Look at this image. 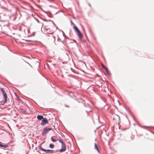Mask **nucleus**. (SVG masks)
I'll use <instances>...</instances> for the list:
<instances>
[{"instance_id":"nucleus-12","label":"nucleus","mask_w":154,"mask_h":154,"mask_svg":"<svg viewBox=\"0 0 154 154\" xmlns=\"http://www.w3.org/2000/svg\"><path fill=\"white\" fill-rule=\"evenodd\" d=\"M59 142L61 143L62 144V145L63 144H64L63 143V140H61V139H60L59 140Z\"/></svg>"},{"instance_id":"nucleus-4","label":"nucleus","mask_w":154,"mask_h":154,"mask_svg":"<svg viewBox=\"0 0 154 154\" xmlns=\"http://www.w3.org/2000/svg\"><path fill=\"white\" fill-rule=\"evenodd\" d=\"M48 123V121L46 118H43L42 121L41 125L42 126L45 125L46 124Z\"/></svg>"},{"instance_id":"nucleus-8","label":"nucleus","mask_w":154,"mask_h":154,"mask_svg":"<svg viewBox=\"0 0 154 154\" xmlns=\"http://www.w3.org/2000/svg\"><path fill=\"white\" fill-rule=\"evenodd\" d=\"M94 146H95V148L96 149L97 151L99 152V149H98V147L96 143H94Z\"/></svg>"},{"instance_id":"nucleus-3","label":"nucleus","mask_w":154,"mask_h":154,"mask_svg":"<svg viewBox=\"0 0 154 154\" xmlns=\"http://www.w3.org/2000/svg\"><path fill=\"white\" fill-rule=\"evenodd\" d=\"M39 149L45 152H51V153H53V152L54 151L52 150L45 149L42 147L41 145L39 146Z\"/></svg>"},{"instance_id":"nucleus-5","label":"nucleus","mask_w":154,"mask_h":154,"mask_svg":"<svg viewBox=\"0 0 154 154\" xmlns=\"http://www.w3.org/2000/svg\"><path fill=\"white\" fill-rule=\"evenodd\" d=\"M66 149V146L65 144L62 145L61 149L60 150V152H63L65 151Z\"/></svg>"},{"instance_id":"nucleus-13","label":"nucleus","mask_w":154,"mask_h":154,"mask_svg":"<svg viewBox=\"0 0 154 154\" xmlns=\"http://www.w3.org/2000/svg\"><path fill=\"white\" fill-rule=\"evenodd\" d=\"M51 139L53 142H56V140L54 139L53 137H51Z\"/></svg>"},{"instance_id":"nucleus-14","label":"nucleus","mask_w":154,"mask_h":154,"mask_svg":"<svg viewBox=\"0 0 154 154\" xmlns=\"http://www.w3.org/2000/svg\"><path fill=\"white\" fill-rule=\"evenodd\" d=\"M106 72L108 74H109V72L108 69H107V68L106 67L104 69Z\"/></svg>"},{"instance_id":"nucleus-17","label":"nucleus","mask_w":154,"mask_h":154,"mask_svg":"<svg viewBox=\"0 0 154 154\" xmlns=\"http://www.w3.org/2000/svg\"><path fill=\"white\" fill-rule=\"evenodd\" d=\"M0 143H1V142H0Z\"/></svg>"},{"instance_id":"nucleus-9","label":"nucleus","mask_w":154,"mask_h":154,"mask_svg":"<svg viewBox=\"0 0 154 154\" xmlns=\"http://www.w3.org/2000/svg\"><path fill=\"white\" fill-rule=\"evenodd\" d=\"M44 28L45 29H46V30H47L48 29H50V27L49 26L47 25L46 26H45Z\"/></svg>"},{"instance_id":"nucleus-11","label":"nucleus","mask_w":154,"mask_h":154,"mask_svg":"<svg viewBox=\"0 0 154 154\" xmlns=\"http://www.w3.org/2000/svg\"><path fill=\"white\" fill-rule=\"evenodd\" d=\"M54 146V145L52 144H50L49 145V147L51 148H53Z\"/></svg>"},{"instance_id":"nucleus-2","label":"nucleus","mask_w":154,"mask_h":154,"mask_svg":"<svg viewBox=\"0 0 154 154\" xmlns=\"http://www.w3.org/2000/svg\"><path fill=\"white\" fill-rule=\"evenodd\" d=\"M1 90L2 91L3 93V95L5 98V101L4 102V103H5L7 101V95L5 92V91L4 90L3 88H1Z\"/></svg>"},{"instance_id":"nucleus-7","label":"nucleus","mask_w":154,"mask_h":154,"mask_svg":"<svg viewBox=\"0 0 154 154\" xmlns=\"http://www.w3.org/2000/svg\"><path fill=\"white\" fill-rule=\"evenodd\" d=\"M37 118L39 120H41L42 119H43V117L42 116L38 115L37 116Z\"/></svg>"},{"instance_id":"nucleus-6","label":"nucleus","mask_w":154,"mask_h":154,"mask_svg":"<svg viewBox=\"0 0 154 154\" xmlns=\"http://www.w3.org/2000/svg\"><path fill=\"white\" fill-rule=\"evenodd\" d=\"M52 130V128H44V131H43V133L44 134H46L49 131Z\"/></svg>"},{"instance_id":"nucleus-1","label":"nucleus","mask_w":154,"mask_h":154,"mask_svg":"<svg viewBox=\"0 0 154 154\" xmlns=\"http://www.w3.org/2000/svg\"><path fill=\"white\" fill-rule=\"evenodd\" d=\"M74 28L75 31L76 32L78 37L80 39H81L83 37L82 34L77 27L74 26Z\"/></svg>"},{"instance_id":"nucleus-16","label":"nucleus","mask_w":154,"mask_h":154,"mask_svg":"<svg viewBox=\"0 0 154 154\" xmlns=\"http://www.w3.org/2000/svg\"><path fill=\"white\" fill-rule=\"evenodd\" d=\"M71 23L73 25H75L74 24L72 21H71Z\"/></svg>"},{"instance_id":"nucleus-10","label":"nucleus","mask_w":154,"mask_h":154,"mask_svg":"<svg viewBox=\"0 0 154 154\" xmlns=\"http://www.w3.org/2000/svg\"><path fill=\"white\" fill-rule=\"evenodd\" d=\"M0 146L4 147H6L8 146L7 145H3L0 144Z\"/></svg>"},{"instance_id":"nucleus-15","label":"nucleus","mask_w":154,"mask_h":154,"mask_svg":"<svg viewBox=\"0 0 154 154\" xmlns=\"http://www.w3.org/2000/svg\"><path fill=\"white\" fill-rule=\"evenodd\" d=\"M102 66L105 69V68H106V67L103 64H102Z\"/></svg>"}]
</instances>
